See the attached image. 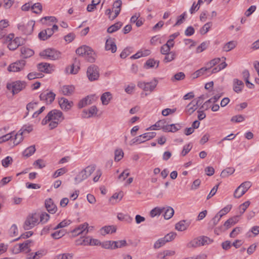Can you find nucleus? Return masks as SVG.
<instances>
[{
    "label": "nucleus",
    "instance_id": "obj_51",
    "mask_svg": "<svg viewBox=\"0 0 259 259\" xmlns=\"http://www.w3.org/2000/svg\"><path fill=\"white\" fill-rule=\"evenodd\" d=\"M73 255V254L72 253H62L56 256L54 259H72Z\"/></svg>",
    "mask_w": 259,
    "mask_h": 259
},
{
    "label": "nucleus",
    "instance_id": "obj_9",
    "mask_svg": "<svg viewBox=\"0 0 259 259\" xmlns=\"http://www.w3.org/2000/svg\"><path fill=\"white\" fill-rule=\"evenodd\" d=\"M34 26V22L30 21L26 24H19L18 28L19 30L23 32L24 34L29 35L33 32Z\"/></svg>",
    "mask_w": 259,
    "mask_h": 259
},
{
    "label": "nucleus",
    "instance_id": "obj_16",
    "mask_svg": "<svg viewBox=\"0 0 259 259\" xmlns=\"http://www.w3.org/2000/svg\"><path fill=\"white\" fill-rule=\"evenodd\" d=\"M45 207L49 212L52 214L55 213L57 210V207L51 198H48L45 200Z\"/></svg>",
    "mask_w": 259,
    "mask_h": 259
},
{
    "label": "nucleus",
    "instance_id": "obj_34",
    "mask_svg": "<svg viewBox=\"0 0 259 259\" xmlns=\"http://www.w3.org/2000/svg\"><path fill=\"white\" fill-rule=\"evenodd\" d=\"M153 126H156L157 128H162L164 132V127L167 126V124H166V121L165 120H159V121H157L155 124L151 126L149 128L151 130H157L156 128H153Z\"/></svg>",
    "mask_w": 259,
    "mask_h": 259
},
{
    "label": "nucleus",
    "instance_id": "obj_60",
    "mask_svg": "<svg viewBox=\"0 0 259 259\" xmlns=\"http://www.w3.org/2000/svg\"><path fill=\"white\" fill-rule=\"evenodd\" d=\"M95 170V167L93 165L88 166L83 169L88 177L91 176Z\"/></svg>",
    "mask_w": 259,
    "mask_h": 259
},
{
    "label": "nucleus",
    "instance_id": "obj_32",
    "mask_svg": "<svg viewBox=\"0 0 259 259\" xmlns=\"http://www.w3.org/2000/svg\"><path fill=\"white\" fill-rule=\"evenodd\" d=\"M23 132H22V130H20L17 134L13 135L15 136L13 142L14 145H18L23 141Z\"/></svg>",
    "mask_w": 259,
    "mask_h": 259
},
{
    "label": "nucleus",
    "instance_id": "obj_3",
    "mask_svg": "<svg viewBox=\"0 0 259 259\" xmlns=\"http://www.w3.org/2000/svg\"><path fill=\"white\" fill-rule=\"evenodd\" d=\"M158 80L154 78L150 82L139 81L138 83V87L145 92H152L158 84Z\"/></svg>",
    "mask_w": 259,
    "mask_h": 259
},
{
    "label": "nucleus",
    "instance_id": "obj_52",
    "mask_svg": "<svg viewBox=\"0 0 259 259\" xmlns=\"http://www.w3.org/2000/svg\"><path fill=\"white\" fill-rule=\"evenodd\" d=\"M201 246L208 245L212 242L213 240L208 237L202 236L199 237Z\"/></svg>",
    "mask_w": 259,
    "mask_h": 259
},
{
    "label": "nucleus",
    "instance_id": "obj_22",
    "mask_svg": "<svg viewBox=\"0 0 259 259\" xmlns=\"http://www.w3.org/2000/svg\"><path fill=\"white\" fill-rule=\"evenodd\" d=\"M121 5L122 2L120 0H117L113 3V9H114V11L115 14L113 17H112V20L114 19L119 15L121 11Z\"/></svg>",
    "mask_w": 259,
    "mask_h": 259
},
{
    "label": "nucleus",
    "instance_id": "obj_13",
    "mask_svg": "<svg viewBox=\"0 0 259 259\" xmlns=\"http://www.w3.org/2000/svg\"><path fill=\"white\" fill-rule=\"evenodd\" d=\"M96 98L95 95L88 96L79 102L78 107L79 108H82L88 105L91 104L96 100Z\"/></svg>",
    "mask_w": 259,
    "mask_h": 259
},
{
    "label": "nucleus",
    "instance_id": "obj_23",
    "mask_svg": "<svg viewBox=\"0 0 259 259\" xmlns=\"http://www.w3.org/2000/svg\"><path fill=\"white\" fill-rule=\"evenodd\" d=\"M243 82L237 78H235L233 81V89L236 93H240L242 91Z\"/></svg>",
    "mask_w": 259,
    "mask_h": 259
},
{
    "label": "nucleus",
    "instance_id": "obj_36",
    "mask_svg": "<svg viewBox=\"0 0 259 259\" xmlns=\"http://www.w3.org/2000/svg\"><path fill=\"white\" fill-rule=\"evenodd\" d=\"M221 59L220 58H216L212 59L205 64V67L206 68L207 70L212 68L214 66L220 63Z\"/></svg>",
    "mask_w": 259,
    "mask_h": 259
},
{
    "label": "nucleus",
    "instance_id": "obj_49",
    "mask_svg": "<svg viewBox=\"0 0 259 259\" xmlns=\"http://www.w3.org/2000/svg\"><path fill=\"white\" fill-rule=\"evenodd\" d=\"M66 232L64 230L57 231L51 234V236L55 239H58L65 235Z\"/></svg>",
    "mask_w": 259,
    "mask_h": 259
},
{
    "label": "nucleus",
    "instance_id": "obj_11",
    "mask_svg": "<svg viewBox=\"0 0 259 259\" xmlns=\"http://www.w3.org/2000/svg\"><path fill=\"white\" fill-rule=\"evenodd\" d=\"M59 104L62 110L68 111L73 106V103L72 101H68L66 98L62 97L59 100Z\"/></svg>",
    "mask_w": 259,
    "mask_h": 259
},
{
    "label": "nucleus",
    "instance_id": "obj_55",
    "mask_svg": "<svg viewBox=\"0 0 259 259\" xmlns=\"http://www.w3.org/2000/svg\"><path fill=\"white\" fill-rule=\"evenodd\" d=\"M177 234L175 232H170L166 234L163 239L165 241V243L169 242L174 240L176 237Z\"/></svg>",
    "mask_w": 259,
    "mask_h": 259
},
{
    "label": "nucleus",
    "instance_id": "obj_37",
    "mask_svg": "<svg viewBox=\"0 0 259 259\" xmlns=\"http://www.w3.org/2000/svg\"><path fill=\"white\" fill-rule=\"evenodd\" d=\"M164 210L163 216L165 219L168 220L174 215V210L171 207L167 206L165 208Z\"/></svg>",
    "mask_w": 259,
    "mask_h": 259
},
{
    "label": "nucleus",
    "instance_id": "obj_5",
    "mask_svg": "<svg viewBox=\"0 0 259 259\" xmlns=\"http://www.w3.org/2000/svg\"><path fill=\"white\" fill-rule=\"evenodd\" d=\"M87 74L90 81L97 80L100 76L98 67L94 64L90 65L87 69Z\"/></svg>",
    "mask_w": 259,
    "mask_h": 259
},
{
    "label": "nucleus",
    "instance_id": "obj_39",
    "mask_svg": "<svg viewBox=\"0 0 259 259\" xmlns=\"http://www.w3.org/2000/svg\"><path fill=\"white\" fill-rule=\"evenodd\" d=\"M165 57L163 59V62L167 63L174 60L176 56V54L175 52L171 51L167 54H165Z\"/></svg>",
    "mask_w": 259,
    "mask_h": 259
},
{
    "label": "nucleus",
    "instance_id": "obj_33",
    "mask_svg": "<svg viewBox=\"0 0 259 259\" xmlns=\"http://www.w3.org/2000/svg\"><path fill=\"white\" fill-rule=\"evenodd\" d=\"M122 22H118L108 27L107 31L109 33H113L119 29L122 26Z\"/></svg>",
    "mask_w": 259,
    "mask_h": 259
},
{
    "label": "nucleus",
    "instance_id": "obj_35",
    "mask_svg": "<svg viewBox=\"0 0 259 259\" xmlns=\"http://www.w3.org/2000/svg\"><path fill=\"white\" fill-rule=\"evenodd\" d=\"M164 207H156L150 211V215L152 218L156 216H159L161 213L164 210Z\"/></svg>",
    "mask_w": 259,
    "mask_h": 259
},
{
    "label": "nucleus",
    "instance_id": "obj_31",
    "mask_svg": "<svg viewBox=\"0 0 259 259\" xmlns=\"http://www.w3.org/2000/svg\"><path fill=\"white\" fill-rule=\"evenodd\" d=\"M88 177L87 176L84 171L82 170L80 171L74 178L75 184H77L81 183L83 180L87 179Z\"/></svg>",
    "mask_w": 259,
    "mask_h": 259
},
{
    "label": "nucleus",
    "instance_id": "obj_48",
    "mask_svg": "<svg viewBox=\"0 0 259 259\" xmlns=\"http://www.w3.org/2000/svg\"><path fill=\"white\" fill-rule=\"evenodd\" d=\"M243 196V183H241L235 190L234 196L236 198H239Z\"/></svg>",
    "mask_w": 259,
    "mask_h": 259
},
{
    "label": "nucleus",
    "instance_id": "obj_56",
    "mask_svg": "<svg viewBox=\"0 0 259 259\" xmlns=\"http://www.w3.org/2000/svg\"><path fill=\"white\" fill-rule=\"evenodd\" d=\"M185 75L182 72H180L176 73L171 78V80L174 81L175 80H181L185 78Z\"/></svg>",
    "mask_w": 259,
    "mask_h": 259
},
{
    "label": "nucleus",
    "instance_id": "obj_46",
    "mask_svg": "<svg viewBox=\"0 0 259 259\" xmlns=\"http://www.w3.org/2000/svg\"><path fill=\"white\" fill-rule=\"evenodd\" d=\"M156 64V68L158 67L159 65V61H155L153 59H148L145 63V66L146 68L154 67Z\"/></svg>",
    "mask_w": 259,
    "mask_h": 259
},
{
    "label": "nucleus",
    "instance_id": "obj_47",
    "mask_svg": "<svg viewBox=\"0 0 259 259\" xmlns=\"http://www.w3.org/2000/svg\"><path fill=\"white\" fill-rule=\"evenodd\" d=\"M208 71L205 67L196 70L193 74L192 77L193 79L196 78L202 75H203L206 71Z\"/></svg>",
    "mask_w": 259,
    "mask_h": 259
},
{
    "label": "nucleus",
    "instance_id": "obj_8",
    "mask_svg": "<svg viewBox=\"0 0 259 259\" xmlns=\"http://www.w3.org/2000/svg\"><path fill=\"white\" fill-rule=\"evenodd\" d=\"M26 64L24 60H19L11 64L8 67L10 72H19L23 70Z\"/></svg>",
    "mask_w": 259,
    "mask_h": 259
},
{
    "label": "nucleus",
    "instance_id": "obj_63",
    "mask_svg": "<svg viewBox=\"0 0 259 259\" xmlns=\"http://www.w3.org/2000/svg\"><path fill=\"white\" fill-rule=\"evenodd\" d=\"M179 35V32H176L169 36V39L167 40V44L173 47L174 46V40Z\"/></svg>",
    "mask_w": 259,
    "mask_h": 259
},
{
    "label": "nucleus",
    "instance_id": "obj_45",
    "mask_svg": "<svg viewBox=\"0 0 259 259\" xmlns=\"http://www.w3.org/2000/svg\"><path fill=\"white\" fill-rule=\"evenodd\" d=\"M31 8L33 12L35 14L40 13L42 10V6L39 3H35L31 6Z\"/></svg>",
    "mask_w": 259,
    "mask_h": 259
},
{
    "label": "nucleus",
    "instance_id": "obj_14",
    "mask_svg": "<svg viewBox=\"0 0 259 259\" xmlns=\"http://www.w3.org/2000/svg\"><path fill=\"white\" fill-rule=\"evenodd\" d=\"M32 241L30 240H27L24 241L22 243H20L18 244L19 247L17 249L16 253H19L20 252H25V253L30 252L31 249L30 248V244Z\"/></svg>",
    "mask_w": 259,
    "mask_h": 259
},
{
    "label": "nucleus",
    "instance_id": "obj_12",
    "mask_svg": "<svg viewBox=\"0 0 259 259\" xmlns=\"http://www.w3.org/2000/svg\"><path fill=\"white\" fill-rule=\"evenodd\" d=\"M89 224L87 223H84L80 225L78 227L75 228L72 231L74 236L80 235L81 234H87L89 232V228H88Z\"/></svg>",
    "mask_w": 259,
    "mask_h": 259
},
{
    "label": "nucleus",
    "instance_id": "obj_50",
    "mask_svg": "<svg viewBox=\"0 0 259 259\" xmlns=\"http://www.w3.org/2000/svg\"><path fill=\"white\" fill-rule=\"evenodd\" d=\"M123 157V152L122 149H119L115 151L114 160L116 161H119Z\"/></svg>",
    "mask_w": 259,
    "mask_h": 259
},
{
    "label": "nucleus",
    "instance_id": "obj_61",
    "mask_svg": "<svg viewBox=\"0 0 259 259\" xmlns=\"http://www.w3.org/2000/svg\"><path fill=\"white\" fill-rule=\"evenodd\" d=\"M71 222L70 220H64V221L60 222L58 225L53 228L54 230H56L59 228H62L66 226H67L70 224Z\"/></svg>",
    "mask_w": 259,
    "mask_h": 259
},
{
    "label": "nucleus",
    "instance_id": "obj_6",
    "mask_svg": "<svg viewBox=\"0 0 259 259\" xmlns=\"http://www.w3.org/2000/svg\"><path fill=\"white\" fill-rule=\"evenodd\" d=\"M38 219L39 216L36 213L28 216L24 223V229L28 230L34 227L37 224Z\"/></svg>",
    "mask_w": 259,
    "mask_h": 259
},
{
    "label": "nucleus",
    "instance_id": "obj_41",
    "mask_svg": "<svg viewBox=\"0 0 259 259\" xmlns=\"http://www.w3.org/2000/svg\"><path fill=\"white\" fill-rule=\"evenodd\" d=\"M235 171V169L233 167H227L224 169L221 174V177L222 178H226L232 175Z\"/></svg>",
    "mask_w": 259,
    "mask_h": 259
},
{
    "label": "nucleus",
    "instance_id": "obj_40",
    "mask_svg": "<svg viewBox=\"0 0 259 259\" xmlns=\"http://www.w3.org/2000/svg\"><path fill=\"white\" fill-rule=\"evenodd\" d=\"M50 66V64L47 63H40L37 65V69L41 72H44L46 73H49V67Z\"/></svg>",
    "mask_w": 259,
    "mask_h": 259
},
{
    "label": "nucleus",
    "instance_id": "obj_27",
    "mask_svg": "<svg viewBox=\"0 0 259 259\" xmlns=\"http://www.w3.org/2000/svg\"><path fill=\"white\" fill-rule=\"evenodd\" d=\"M36 151L34 145L30 146L27 147L22 153V155L24 157L28 158L33 155Z\"/></svg>",
    "mask_w": 259,
    "mask_h": 259
},
{
    "label": "nucleus",
    "instance_id": "obj_28",
    "mask_svg": "<svg viewBox=\"0 0 259 259\" xmlns=\"http://www.w3.org/2000/svg\"><path fill=\"white\" fill-rule=\"evenodd\" d=\"M156 134L155 132H148L140 135L139 137L141 138L142 143L150 140L155 137Z\"/></svg>",
    "mask_w": 259,
    "mask_h": 259
},
{
    "label": "nucleus",
    "instance_id": "obj_1",
    "mask_svg": "<svg viewBox=\"0 0 259 259\" xmlns=\"http://www.w3.org/2000/svg\"><path fill=\"white\" fill-rule=\"evenodd\" d=\"M64 118L63 113L60 110L54 109L50 111L47 115L42 119L41 124L46 125L52 120L58 121L59 122L62 121Z\"/></svg>",
    "mask_w": 259,
    "mask_h": 259
},
{
    "label": "nucleus",
    "instance_id": "obj_43",
    "mask_svg": "<svg viewBox=\"0 0 259 259\" xmlns=\"http://www.w3.org/2000/svg\"><path fill=\"white\" fill-rule=\"evenodd\" d=\"M235 41H230L225 44L223 47V50L226 52H229L234 49L236 46Z\"/></svg>",
    "mask_w": 259,
    "mask_h": 259
},
{
    "label": "nucleus",
    "instance_id": "obj_25",
    "mask_svg": "<svg viewBox=\"0 0 259 259\" xmlns=\"http://www.w3.org/2000/svg\"><path fill=\"white\" fill-rule=\"evenodd\" d=\"M21 56L24 58H28L34 54V51L29 48L22 47L21 48Z\"/></svg>",
    "mask_w": 259,
    "mask_h": 259
},
{
    "label": "nucleus",
    "instance_id": "obj_57",
    "mask_svg": "<svg viewBox=\"0 0 259 259\" xmlns=\"http://www.w3.org/2000/svg\"><path fill=\"white\" fill-rule=\"evenodd\" d=\"M14 132H11L9 134H6L0 137V144L9 141L13 137Z\"/></svg>",
    "mask_w": 259,
    "mask_h": 259
},
{
    "label": "nucleus",
    "instance_id": "obj_58",
    "mask_svg": "<svg viewBox=\"0 0 259 259\" xmlns=\"http://www.w3.org/2000/svg\"><path fill=\"white\" fill-rule=\"evenodd\" d=\"M211 22H208L205 24L200 29V32L201 34H204L206 33L210 27L211 26Z\"/></svg>",
    "mask_w": 259,
    "mask_h": 259
},
{
    "label": "nucleus",
    "instance_id": "obj_17",
    "mask_svg": "<svg viewBox=\"0 0 259 259\" xmlns=\"http://www.w3.org/2000/svg\"><path fill=\"white\" fill-rule=\"evenodd\" d=\"M23 41L21 37H16L13 40H11L8 45V48L9 50H15L19 46L23 44Z\"/></svg>",
    "mask_w": 259,
    "mask_h": 259
},
{
    "label": "nucleus",
    "instance_id": "obj_2",
    "mask_svg": "<svg viewBox=\"0 0 259 259\" xmlns=\"http://www.w3.org/2000/svg\"><path fill=\"white\" fill-rule=\"evenodd\" d=\"M39 55L45 59L55 60L61 58V53L54 49L48 48L40 52Z\"/></svg>",
    "mask_w": 259,
    "mask_h": 259
},
{
    "label": "nucleus",
    "instance_id": "obj_38",
    "mask_svg": "<svg viewBox=\"0 0 259 259\" xmlns=\"http://www.w3.org/2000/svg\"><path fill=\"white\" fill-rule=\"evenodd\" d=\"M90 47L88 46H83L78 48L76 50V53L79 56L84 57V56L86 55L87 53L88 52V51H90Z\"/></svg>",
    "mask_w": 259,
    "mask_h": 259
},
{
    "label": "nucleus",
    "instance_id": "obj_30",
    "mask_svg": "<svg viewBox=\"0 0 259 259\" xmlns=\"http://www.w3.org/2000/svg\"><path fill=\"white\" fill-rule=\"evenodd\" d=\"M200 246H201V244L199 237L193 239L187 244L188 248H196Z\"/></svg>",
    "mask_w": 259,
    "mask_h": 259
},
{
    "label": "nucleus",
    "instance_id": "obj_19",
    "mask_svg": "<svg viewBox=\"0 0 259 259\" xmlns=\"http://www.w3.org/2000/svg\"><path fill=\"white\" fill-rule=\"evenodd\" d=\"M190 222L186 220H182L177 223L175 225V228L179 231L186 230L189 226Z\"/></svg>",
    "mask_w": 259,
    "mask_h": 259
},
{
    "label": "nucleus",
    "instance_id": "obj_42",
    "mask_svg": "<svg viewBox=\"0 0 259 259\" xmlns=\"http://www.w3.org/2000/svg\"><path fill=\"white\" fill-rule=\"evenodd\" d=\"M117 218L119 220L125 221L127 223H131L133 221V218L131 216L121 213L118 214Z\"/></svg>",
    "mask_w": 259,
    "mask_h": 259
},
{
    "label": "nucleus",
    "instance_id": "obj_18",
    "mask_svg": "<svg viewBox=\"0 0 259 259\" xmlns=\"http://www.w3.org/2000/svg\"><path fill=\"white\" fill-rule=\"evenodd\" d=\"M117 242L115 241H105L101 242L100 246L107 249H115L117 248Z\"/></svg>",
    "mask_w": 259,
    "mask_h": 259
},
{
    "label": "nucleus",
    "instance_id": "obj_10",
    "mask_svg": "<svg viewBox=\"0 0 259 259\" xmlns=\"http://www.w3.org/2000/svg\"><path fill=\"white\" fill-rule=\"evenodd\" d=\"M55 97L56 94L51 91L43 92L39 95L40 100L45 102L47 104H51L54 101Z\"/></svg>",
    "mask_w": 259,
    "mask_h": 259
},
{
    "label": "nucleus",
    "instance_id": "obj_4",
    "mask_svg": "<svg viewBox=\"0 0 259 259\" xmlns=\"http://www.w3.org/2000/svg\"><path fill=\"white\" fill-rule=\"evenodd\" d=\"M26 87V82L24 81L17 80L8 83L7 84V88L9 90H11L13 95L17 94L23 90Z\"/></svg>",
    "mask_w": 259,
    "mask_h": 259
},
{
    "label": "nucleus",
    "instance_id": "obj_7",
    "mask_svg": "<svg viewBox=\"0 0 259 259\" xmlns=\"http://www.w3.org/2000/svg\"><path fill=\"white\" fill-rule=\"evenodd\" d=\"M237 217H234L231 218L227 220L223 225L220 227L217 228L215 230V232H219L217 233L218 234L220 232H225L232 226L234 225L238 222Z\"/></svg>",
    "mask_w": 259,
    "mask_h": 259
},
{
    "label": "nucleus",
    "instance_id": "obj_26",
    "mask_svg": "<svg viewBox=\"0 0 259 259\" xmlns=\"http://www.w3.org/2000/svg\"><path fill=\"white\" fill-rule=\"evenodd\" d=\"M62 93L65 96H70L74 92V87L73 85H64L61 88Z\"/></svg>",
    "mask_w": 259,
    "mask_h": 259
},
{
    "label": "nucleus",
    "instance_id": "obj_15",
    "mask_svg": "<svg viewBox=\"0 0 259 259\" xmlns=\"http://www.w3.org/2000/svg\"><path fill=\"white\" fill-rule=\"evenodd\" d=\"M105 49L106 51H111L112 53L116 52L117 47L114 41V38L109 37L106 40Z\"/></svg>",
    "mask_w": 259,
    "mask_h": 259
},
{
    "label": "nucleus",
    "instance_id": "obj_53",
    "mask_svg": "<svg viewBox=\"0 0 259 259\" xmlns=\"http://www.w3.org/2000/svg\"><path fill=\"white\" fill-rule=\"evenodd\" d=\"M172 47H171L170 45H169L168 44L166 43L165 44L163 45L160 48V53L163 54L165 55L166 54H167L169 52H170V49Z\"/></svg>",
    "mask_w": 259,
    "mask_h": 259
},
{
    "label": "nucleus",
    "instance_id": "obj_62",
    "mask_svg": "<svg viewBox=\"0 0 259 259\" xmlns=\"http://www.w3.org/2000/svg\"><path fill=\"white\" fill-rule=\"evenodd\" d=\"M12 158L10 156H7L5 159L2 160V164L5 167H7L12 162Z\"/></svg>",
    "mask_w": 259,
    "mask_h": 259
},
{
    "label": "nucleus",
    "instance_id": "obj_64",
    "mask_svg": "<svg viewBox=\"0 0 259 259\" xmlns=\"http://www.w3.org/2000/svg\"><path fill=\"white\" fill-rule=\"evenodd\" d=\"M165 243H166L163 238H160L154 243V248L155 249H158L163 246Z\"/></svg>",
    "mask_w": 259,
    "mask_h": 259
},
{
    "label": "nucleus",
    "instance_id": "obj_54",
    "mask_svg": "<svg viewBox=\"0 0 259 259\" xmlns=\"http://www.w3.org/2000/svg\"><path fill=\"white\" fill-rule=\"evenodd\" d=\"M232 207V205L231 204H228L222 209L218 213L221 216L223 217L224 215L228 213Z\"/></svg>",
    "mask_w": 259,
    "mask_h": 259
},
{
    "label": "nucleus",
    "instance_id": "obj_21",
    "mask_svg": "<svg viewBox=\"0 0 259 259\" xmlns=\"http://www.w3.org/2000/svg\"><path fill=\"white\" fill-rule=\"evenodd\" d=\"M116 231V228L113 226H106L102 227L100 229V234L102 235H105L109 233H115Z\"/></svg>",
    "mask_w": 259,
    "mask_h": 259
},
{
    "label": "nucleus",
    "instance_id": "obj_59",
    "mask_svg": "<svg viewBox=\"0 0 259 259\" xmlns=\"http://www.w3.org/2000/svg\"><path fill=\"white\" fill-rule=\"evenodd\" d=\"M37 102H30L26 105V109L27 112L26 113V115L28 114L29 112L33 111L37 106Z\"/></svg>",
    "mask_w": 259,
    "mask_h": 259
},
{
    "label": "nucleus",
    "instance_id": "obj_20",
    "mask_svg": "<svg viewBox=\"0 0 259 259\" xmlns=\"http://www.w3.org/2000/svg\"><path fill=\"white\" fill-rule=\"evenodd\" d=\"M199 101H196V100H193L187 106V112L189 114H191L193 113L198 107L199 105Z\"/></svg>",
    "mask_w": 259,
    "mask_h": 259
},
{
    "label": "nucleus",
    "instance_id": "obj_24",
    "mask_svg": "<svg viewBox=\"0 0 259 259\" xmlns=\"http://www.w3.org/2000/svg\"><path fill=\"white\" fill-rule=\"evenodd\" d=\"M181 128V126L179 124H167V126L164 127V132L175 133L180 130Z\"/></svg>",
    "mask_w": 259,
    "mask_h": 259
},
{
    "label": "nucleus",
    "instance_id": "obj_44",
    "mask_svg": "<svg viewBox=\"0 0 259 259\" xmlns=\"http://www.w3.org/2000/svg\"><path fill=\"white\" fill-rule=\"evenodd\" d=\"M86 55L84 56L85 58L90 62H94L95 60V53L90 48V51H88Z\"/></svg>",
    "mask_w": 259,
    "mask_h": 259
},
{
    "label": "nucleus",
    "instance_id": "obj_29",
    "mask_svg": "<svg viewBox=\"0 0 259 259\" xmlns=\"http://www.w3.org/2000/svg\"><path fill=\"white\" fill-rule=\"evenodd\" d=\"M112 95L110 92H105L101 97V100L103 105L108 104L111 99Z\"/></svg>",
    "mask_w": 259,
    "mask_h": 259
}]
</instances>
